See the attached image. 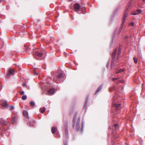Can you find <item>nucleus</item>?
Here are the masks:
<instances>
[{
  "label": "nucleus",
  "mask_w": 145,
  "mask_h": 145,
  "mask_svg": "<svg viewBox=\"0 0 145 145\" xmlns=\"http://www.w3.org/2000/svg\"><path fill=\"white\" fill-rule=\"evenodd\" d=\"M0 123L3 125L1 128V130L5 131L7 130L9 126V122L1 119H0Z\"/></svg>",
  "instance_id": "f257e3e1"
},
{
  "label": "nucleus",
  "mask_w": 145,
  "mask_h": 145,
  "mask_svg": "<svg viewBox=\"0 0 145 145\" xmlns=\"http://www.w3.org/2000/svg\"><path fill=\"white\" fill-rule=\"evenodd\" d=\"M63 78V74L62 72L59 73L54 77V80L57 83L61 82Z\"/></svg>",
  "instance_id": "f03ea898"
},
{
  "label": "nucleus",
  "mask_w": 145,
  "mask_h": 145,
  "mask_svg": "<svg viewBox=\"0 0 145 145\" xmlns=\"http://www.w3.org/2000/svg\"><path fill=\"white\" fill-rule=\"evenodd\" d=\"M127 9L124 12V14L123 15L122 22L120 27V29L121 30L124 24L125 21V19L126 18L127 16Z\"/></svg>",
  "instance_id": "7ed1b4c3"
},
{
  "label": "nucleus",
  "mask_w": 145,
  "mask_h": 145,
  "mask_svg": "<svg viewBox=\"0 0 145 145\" xmlns=\"http://www.w3.org/2000/svg\"><path fill=\"white\" fill-rule=\"evenodd\" d=\"M117 50V49H115L113 54H112V62L111 65V67H112L114 64V62H113L114 61V60L115 58Z\"/></svg>",
  "instance_id": "20e7f679"
},
{
  "label": "nucleus",
  "mask_w": 145,
  "mask_h": 145,
  "mask_svg": "<svg viewBox=\"0 0 145 145\" xmlns=\"http://www.w3.org/2000/svg\"><path fill=\"white\" fill-rule=\"evenodd\" d=\"M14 70L11 69H9L8 70V73L7 76V77L9 78L10 75H12L14 72Z\"/></svg>",
  "instance_id": "39448f33"
},
{
  "label": "nucleus",
  "mask_w": 145,
  "mask_h": 145,
  "mask_svg": "<svg viewBox=\"0 0 145 145\" xmlns=\"http://www.w3.org/2000/svg\"><path fill=\"white\" fill-rule=\"evenodd\" d=\"M43 55V54L41 53H39L38 52H36L35 53L34 57H36H36H41Z\"/></svg>",
  "instance_id": "423d86ee"
},
{
  "label": "nucleus",
  "mask_w": 145,
  "mask_h": 145,
  "mask_svg": "<svg viewBox=\"0 0 145 145\" xmlns=\"http://www.w3.org/2000/svg\"><path fill=\"white\" fill-rule=\"evenodd\" d=\"M74 8L76 11L79 10L80 8V5L78 3H76L74 5Z\"/></svg>",
  "instance_id": "0eeeda50"
},
{
  "label": "nucleus",
  "mask_w": 145,
  "mask_h": 145,
  "mask_svg": "<svg viewBox=\"0 0 145 145\" xmlns=\"http://www.w3.org/2000/svg\"><path fill=\"white\" fill-rule=\"evenodd\" d=\"M80 119V118H79L78 119V121L76 123V129L77 131H78L80 129L79 123Z\"/></svg>",
  "instance_id": "6e6552de"
},
{
  "label": "nucleus",
  "mask_w": 145,
  "mask_h": 145,
  "mask_svg": "<svg viewBox=\"0 0 145 145\" xmlns=\"http://www.w3.org/2000/svg\"><path fill=\"white\" fill-rule=\"evenodd\" d=\"M54 93V88H52L48 91V95H52Z\"/></svg>",
  "instance_id": "1a4fd4ad"
},
{
  "label": "nucleus",
  "mask_w": 145,
  "mask_h": 145,
  "mask_svg": "<svg viewBox=\"0 0 145 145\" xmlns=\"http://www.w3.org/2000/svg\"><path fill=\"white\" fill-rule=\"evenodd\" d=\"M77 117V114H75L74 115V116L73 118V125H72V127H73V128H74V127L75 126V122L76 120Z\"/></svg>",
  "instance_id": "9d476101"
},
{
  "label": "nucleus",
  "mask_w": 145,
  "mask_h": 145,
  "mask_svg": "<svg viewBox=\"0 0 145 145\" xmlns=\"http://www.w3.org/2000/svg\"><path fill=\"white\" fill-rule=\"evenodd\" d=\"M103 88L102 85H100L99 87L97 88L96 91L95 93V94L96 95L97 93L98 92L100 91L101 89H102Z\"/></svg>",
  "instance_id": "9b49d317"
},
{
  "label": "nucleus",
  "mask_w": 145,
  "mask_h": 145,
  "mask_svg": "<svg viewBox=\"0 0 145 145\" xmlns=\"http://www.w3.org/2000/svg\"><path fill=\"white\" fill-rule=\"evenodd\" d=\"M2 106L6 108L7 107L8 105L7 101H5L3 102L1 104Z\"/></svg>",
  "instance_id": "f8f14e48"
},
{
  "label": "nucleus",
  "mask_w": 145,
  "mask_h": 145,
  "mask_svg": "<svg viewBox=\"0 0 145 145\" xmlns=\"http://www.w3.org/2000/svg\"><path fill=\"white\" fill-rule=\"evenodd\" d=\"M23 114L24 116L27 118H28V113L26 111V110H24L23 111Z\"/></svg>",
  "instance_id": "ddd939ff"
},
{
  "label": "nucleus",
  "mask_w": 145,
  "mask_h": 145,
  "mask_svg": "<svg viewBox=\"0 0 145 145\" xmlns=\"http://www.w3.org/2000/svg\"><path fill=\"white\" fill-rule=\"evenodd\" d=\"M120 104H114V106L115 107V109H120Z\"/></svg>",
  "instance_id": "4468645a"
},
{
  "label": "nucleus",
  "mask_w": 145,
  "mask_h": 145,
  "mask_svg": "<svg viewBox=\"0 0 145 145\" xmlns=\"http://www.w3.org/2000/svg\"><path fill=\"white\" fill-rule=\"evenodd\" d=\"M57 130V128L56 127H52L51 129V131L53 134H54Z\"/></svg>",
  "instance_id": "2eb2a0df"
},
{
  "label": "nucleus",
  "mask_w": 145,
  "mask_h": 145,
  "mask_svg": "<svg viewBox=\"0 0 145 145\" xmlns=\"http://www.w3.org/2000/svg\"><path fill=\"white\" fill-rule=\"evenodd\" d=\"M16 117H13L12 118V121L13 124H16Z\"/></svg>",
  "instance_id": "dca6fc26"
},
{
  "label": "nucleus",
  "mask_w": 145,
  "mask_h": 145,
  "mask_svg": "<svg viewBox=\"0 0 145 145\" xmlns=\"http://www.w3.org/2000/svg\"><path fill=\"white\" fill-rule=\"evenodd\" d=\"M121 53V49L119 47L118 49V56L117 57V58H119V56L120 55Z\"/></svg>",
  "instance_id": "f3484780"
},
{
  "label": "nucleus",
  "mask_w": 145,
  "mask_h": 145,
  "mask_svg": "<svg viewBox=\"0 0 145 145\" xmlns=\"http://www.w3.org/2000/svg\"><path fill=\"white\" fill-rule=\"evenodd\" d=\"M46 108L45 107H43L42 108H40V111L41 113H43L45 110Z\"/></svg>",
  "instance_id": "a211bd4d"
},
{
  "label": "nucleus",
  "mask_w": 145,
  "mask_h": 145,
  "mask_svg": "<svg viewBox=\"0 0 145 145\" xmlns=\"http://www.w3.org/2000/svg\"><path fill=\"white\" fill-rule=\"evenodd\" d=\"M124 71V70L123 69H120L118 70L117 71H116V74H118L119 73H121L122 72H123Z\"/></svg>",
  "instance_id": "6ab92c4d"
},
{
  "label": "nucleus",
  "mask_w": 145,
  "mask_h": 145,
  "mask_svg": "<svg viewBox=\"0 0 145 145\" xmlns=\"http://www.w3.org/2000/svg\"><path fill=\"white\" fill-rule=\"evenodd\" d=\"M27 98V96L26 95H24L22 97V100H25Z\"/></svg>",
  "instance_id": "aec40b11"
},
{
  "label": "nucleus",
  "mask_w": 145,
  "mask_h": 145,
  "mask_svg": "<svg viewBox=\"0 0 145 145\" xmlns=\"http://www.w3.org/2000/svg\"><path fill=\"white\" fill-rule=\"evenodd\" d=\"M34 123L33 121L30 122L28 123V125H29L30 126H33Z\"/></svg>",
  "instance_id": "412c9836"
},
{
  "label": "nucleus",
  "mask_w": 145,
  "mask_h": 145,
  "mask_svg": "<svg viewBox=\"0 0 145 145\" xmlns=\"http://www.w3.org/2000/svg\"><path fill=\"white\" fill-rule=\"evenodd\" d=\"M133 59L135 63L136 64L138 62V59L136 57H134Z\"/></svg>",
  "instance_id": "4be33fe9"
},
{
  "label": "nucleus",
  "mask_w": 145,
  "mask_h": 145,
  "mask_svg": "<svg viewBox=\"0 0 145 145\" xmlns=\"http://www.w3.org/2000/svg\"><path fill=\"white\" fill-rule=\"evenodd\" d=\"M35 103L33 101H31L30 103V104L32 106H34L35 105Z\"/></svg>",
  "instance_id": "5701e85b"
},
{
  "label": "nucleus",
  "mask_w": 145,
  "mask_h": 145,
  "mask_svg": "<svg viewBox=\"0 0 145 145\" xmlns=\"http://www.w3.org/2000/svg\"><path fill=\"white\" fill-rule=\"evenodd\" d=\"M33 73L34 75H37L38 74V73L36 72V71L35 69H34L33 70Z\"/></svg>",
  "instance_id": "b1692460"
},
{
  "label": "nucleus",
  "mask_w": 145,
  "mask_h": 145,
  "mask_svg": "<svg viewBox=\"0 0 145 145\" xmlns=\"http://www.w3.org/2000/svg\"><path fill=\"white\" fill-rule=\"evenodd\" d=\"M114 127L116 128V129H117L118 128V124H116L114 125Z\"/></svg>",
  "instance_id": "393cba45"
},
{
  "label": "nucleus",
  "mask_w": 145,
  "mask_h": 145,
  "mask_svg": "<svg viewBox=\"0 0 145 145\" xmlns=\"http://www.w3.org/2000/svg\"><path fill=\"white\" fill-rule=\"evenodd\" d=\"M136 11L138 13H140L142 11V10L140 9H137Z\"/></svg>",
  "instance_id": "a878e982"
},
{
  "label": "nucleus",
  "mask_w": 145,
  "mask_h": 145,
  "mask_svg": "<svg viewBox=\"0 0 145 145\" xmlns=\"http://www.w3.org/2000/svg\"><path fill=\"white\" fill-rule=\"evenodd\" d=\"M131 14L133 15H136L138 14V13H136L135 11H133L131 12Z\"/></svg>",
  "instance_id": "bb28decb"
},
{
  "label": "nucleus",
  "mask_w": 145,
  "mask_h": 145,
  "mask_svg": "<svg viewBox=\"0 0 145 145\" xmlns=\"http://www.w3.org/2000/svg\"><path fill=\"white\" fill-rule=\"evenodd\" d=\"M65 133L66 135H67L68 133V129H65Z\"/></svg>",
  "instance_id": "cd10ccee"
},
{
  "label": "nucleus",
  "mask_w": 145,
  "mask_h": 145,
  "mask_svg": "<svg viewBox=\"0 0 145 145\" xmlns=\"http://www.w3.org/2000/svg\"><path fill=\"white\" fill-rule=\"evenodd\" d=\"M114 90V87L112 88H110L109 89L110 91L111 92Z\"/></svg>",
  "instance_id": "c85d7f7f"
},
{
  "label": "nucleus",
  "mask_w": 145,
  "mask_h": 145,
  "mask_svg": "<svg viewBox=\"0 0 145 145\" xmlns=\"http://www.w3.org/2000/svg\"><path fill=\"white\" fill-rule=\"evenodd\" d=\"M118 79V78H112V80L113 81H115L116 80Z\"/></svg>",
  "instance_id": "c756f323"
},
{
  "label": "nucleus",
  "mask_w": 145,
  "mask_h": 145,
  "mask_svg": "<svg viewBox=\"0 0 145 145\" xmlns=\"http://www.w3.org/2000/svg\"><path fill=\"white\" fill-rule=\"evenodd\" d=\"M14 109V106H11L10 107V109L11 110H13Z\"/></svg>",
  "instance_id": "7c9ffc66"
},
{
  "label": "nucleus",
  "mask_w": 145,
  "mask_h": 145,
  "mask_svg": "<svg viewBox=\"0 0 145 145\" xmlns=\"http://www.w3.org/2000/svg\"><path fill=\"white\" fill-rule=\"evenodd\" d=\"M134 24L133 22H132L130 24V25L131 26H133L134 25Z\"/></svg>",
  "instance_id": "2f4dec72"
},
{
  "label": "nucleus",
  "mask_w": 145,
  "mask_h": 145,
  "mask_svg": "<svg viewBox=\"0 0 145 145\" xmlns=\"http://www.w3.org/2000/svg\"><path fill=\"white\" fill-rule=\"evenodd\" d=\"M24 94V92L23 91H21L20 92V94L21 95H23Z\"/></svg>",
  "instance_id": "473e14b6"
},
{
  "label": "nucleus",
  "mask_w": 145,
  "mask_h": 145,
  "mask_svg": "<svg viewBox=\"0 0 145 145\" xmlns=\"http://www.w3.org/2000/svg\"><path fill=\"white\" fill-rule=\"evenodd\" d=\"M65 129H68V125L67 124L65 125Z\"/></svg>",
  "instance_id": "72a5a7b5"
},
{
  "label": "nucleus",
  "mask_w": 145,
  "mask_h": 145,
  "mask_svg": "<svg viewBox=\"0 0 145 145\" xmlns=\"http://www.w3.org/2000/svg\"><path fill=\"white\" fill-rule=\"evenodd\" d=\"M23 85L24 86H25L26 85L25 84V83H24L23 84Z\"/></svg>",
  "instance_id": "f704fd0d"
},
{
  "label": "nucleus",
  "mask_w": 145,
  "mask_h": 145,
  "mask_svg": "<svg viewBox=\"0 0 145 145\" xmlns=\"http://www.w3.org/2000/svg\"><path fill=\"white\" fill-rule=\"evenodd\" d=\"M83 130V125L82 126V129H81V131H82Z\"/></svg>",
  "instance_id": "c9c22d12"
},
{
  "label": "nucleus",
  "mask_w": 145,
  "mask_h": 145,
  "mask_svg": "<svg viewBox=\"0 0 145 145\" xmlns=\"http://www.w3.org/2000/svg\"><path fill=\"white\" fill-rule=\"evenodd\" d=\"M69 1H72V0H69Z\"/></svg>",
  "instance_id": "e433bc0d"
},
{
  "label": "nucleus",
  "mask_w": 145,
  "mask_h": 145,
  "mask_svg": "<svg viewBox=\"0 0 145 145\" xmlns=\"http://www.w3.org/2000/svg\"><path fill=\"white\" fill-rule=\"evenodd\" d=\"M144 2H145V0H142Z\"/></svg>",
  "instance_id": "4c0bfd02"
}]
</instances>
